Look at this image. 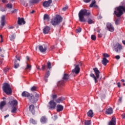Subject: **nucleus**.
Segmentation results:
<instances>
[{
  "instance_id": "4d7b16f0",
  "label": "nucleus",
  "mask_w": 125,
  "mask_h": 125,
  "mask_svg": "<svg viewBox=\"0 0 125 125\" xmlns=\"http://www.w3.org/2000/svg\"><path fill=\"white\" fill-rule=\"evenodd\" d=\"M16 58H17V60H18L19 61H20V57H18L17 56H16Z\"/></svg>"
},
{
  "instance_id": "338daca9",
  "label": "nucleus",
  "mask_w": 125,
  "mask_h": 125,
  "mask_svg": "<svg viewBox=\"0 0 125 125\" xmlns=\"http://www.w3.org/2000/svg\"><path fill=\"white\" fill-rule=\"evenodd\" d=\"M0 37L1 38V40H2V35H0Z\"/></svg>"
},
{
  "instance_id": "4c0bfd02",
  "label": "nucleus",
  "mask_w": 125,
  "mask_h": 125,
  "mask_svg": "<svg viewBox=\"0 0 125 125\" xmlns=\"http://www.w3.org/2000/svg\"><path fill=\"white\" fill-rule=\"evenodd\" d=\"M46 119L44 117H42V118L41 119V123H44L45 122H46Z\"/></svg>"
},
{
  "instance_id": "ddd939ff",
  "label": "nucleus",
  "mask_w": 125,
  "mask_h": 125,
  "mask_svg": "<svg viewBox=\"0 0 125 125\" xmlns=\"http://www.w3.org/2000/svg\"><path fill=\"white\" fill-rule=\"evenodd\" d=\"M18 23L19 25H22L23 24V25L26 23V22L24 20V18H18Z\"/></svg>"
},
{
  "instance_id": "49530a36",
  "label": "nucleus",
  "mask_w": 125,
  "mask_h": 125,
  "mask_svg": "<svg viewBox=\"0 0 125 125\" xmlns=\"http://www.w3.org/2000/svg\"><path fill=\"white\" fill-rule=\"evenodd\" d=\"M62 9L63 11H66V10L68 9V6H66L65 7H64L63 8H62Z\"/></svg>"
},
{
  "instance_id": "a878e982",
  "label": "nucleus",
  "mask_w": 125,
  "mask_h": 125,
  "mask_svg": "<svg viewBox=\"0 0 125 125\" xmlns=\"http://www.w3.org/2000/svg\"><path fill=\"white\" fill-rule=\"evenodd\" d=\"M87 115L88 117L90 118H92L93 116H94V114H93V111H92V110H90L87 113Z\"/></svg>"
},
{
  "instance_id": "09e8293b",
  "label": "nucleus",
  "mask_w": 125,
  "mask_h": 125,
  "mask_svg": "<svg viewBox=\"0 0 125 125\" xmlns=\"http://www.w3.org/2000/svg\"><path fill=\"white\" fill-rule=\"evenodd\" d=\"M46 66L45 65H42L41 70H45Z\"/></svg>"
},
{
  "instance_id": "5fc2aeb1",
  "label": "nucleus",
  "mask_w": 125,
  "mask_h": 125,
  "mask_svg": "<svg viewBox=\"0 0 125 125\" xmlns=\"http://www.w3.org/2000/svg\"><path fill=\"white\" fill-rule=\"evenodd\" d=\"M117 85H118V86L119 87H121V83H120V82H118V83H117Z\"/></svg>"
},
{
  "instance_id": "c03bdc74",
  "label": "nucleus",
  "mask_w": 125,
  "mask_h": 125,
  "mask_svg": "<svg viewBox=\"0 0 125 125\" xmlns=\"http://www.w3.org/2000/svg\"><path fill=\"white\" fill-rule=\"evenodd\" d=\"M6 6L8 8H11L12 7V5L11 4L8 3L6 5Z\"/></svg>"
},
{
  "instance_id": "6e6d98bb",
  "label": "nucleus",
  "mask_w": 125,
  "mask_h": 125,
  "mask_svg": "<svg viewBox=\"0 0 125 125\" xmlns=\"http://www.w3.org/2000/svg\"><path fill=\"white\" fill-rule=\"evenodd\" d=\"M115 24L116 25H118V24H119V20H117L116 21H115Z\"/></svg>"
},
{
  "instance_id": "774afa93",
  "label": "nucleus",
  "mask_w": 125,
  "mask_h": 125,
  "mask_svg": "<svg viewBox=\"0 0 125 125\" xmlns=\"http://www.w3.org/2000/svg\"><path fill=\"white\" fill-rule=\"evenodd\" d=\"M3 42V40L2 39H1L0 42Z\"/></svg>"
},
{
  "instance_id": "c9c22d12",
  "label": "nucleus",
  "mask_w": 125,
  "mask_h": 125,
  "mask_svg": "<svg viewBox=\"0 0 125 125\" xmlns=\"http://www.w3.org/2000/svg\"><path fill=\"white\" fill-rule=\"evenodd\" d=\"M37 89H38V88L36 86H34L31 88L30 90L31 91L34 92L36 91Z\"/></svg>"
},
{
  "instance_id": "7ed1b4c3",
  "label": "nucleus",
  "mask_w": 125,
  "mask_h": 125,
  "mask_svg": "<svg viewBox=\"0 0 125 125\" xmlns=\"http://www.w3.org/2000/svg\"><path fill=\"white\" fill-rule=\"evenodd\" d=\"M62 18L61 17V16L59 15H57L56 16V17L52 19L51 21V23L52 25L53 26H56V25H58L62 22Z\"/></svg>"
},
{
  "instance_id": "1a4fd4ad",
  "label": "nucleus",
  "mask_w": 125,
  "mask_h": 125,
  "mask_svg": "<svg viewBox=\"0 0 125 125\" xmlns=\"http://www.w3.org/2000/svg\"><path fill=\"white\" fill-rule=\"evenodd\" d=\"M107 29L109 31V32H114L115 31V28L114 26L110 23H108L106 24Z\"/></svg>"
},
{
  "instance_id": "f257e3e1",
  "label": "nucleus",
  "mask_w": 125,
  "mask_h": 125,
  "mask_svg": "<svg viewBox=\"0 0 125 125\" xmlns=\"http://www.w3.org/2000/svg\"><path fill=\"white\" fill-rule=\"evenodd\" d=\"M89 15H90V11L85 9H82L78 14L79 21L86 22V20H85L84 16H89Z\"/></svg>"
},
{
  "instance_id": "bb28decb",
  "label": "nucleus",
  "mask_w": 125,
  "mask_h": 125,
  "mask_svg": "<svg viewBox=\"0 0 125 125\" xmlns=\"http://www.w3.org/2000/svg\"><path fill=\"white\" fill-rule=\"evenodd\" d=\"M17 110H18V107L17 106H12L11 112L14 114H15V113H16Z\"/></svg>"
},
{
  "instance_id": "b1692460",
  "label": "nucleus",
  "mask_w": 125,
  "mask_h": 125,
  "mask_svg": "<svg viewBox=\"0 0 125 125\" xmlns=\"http://www.w3.org/2000/svg\"><path fill=\"white\" fill-rule=\"evenodd\" d=\"M69 79H70V75H69V74L64 73L62 77V80H63V81H67V80H69Z\"/></svg>"
},
{
  "instance_id": "7c9ffc66",
  "label": "nucleus",
  "mask_w": 125,
  "mask_h": 125,
  "mask_svg": "<svg viewBox=\"0 0 125 125\" xmlns=\"http://www.w3.org/2000/svg\"><path fill=\"white\" fill-rule=\"evenodd\" d=\"M47 69H49V70H50V69L51 68V62H47Z\"/></svg>"
},
{
  "instance_id": "de8ad7c7",
  "label": "nucleus",
  "mask_w": 125,
  "mask_h": 125,
  "mask_svg": "<svg viewBox=\"0 0 125 125\" xmlns=\"http://www.w3.org/2000/svg\"><path fill=\"white\" fill-rule=\"evenodd\" d=\"M83 1L86 3H88V2H90V1H91V0H83Z\"/></svg>"
},
{
  "instance_id": "f03ea898",
  "label": "nucleus",
  "mask_w": 125,
  "mask_h": 125,
  "mask_svg": "<svg viewBox=\"0 0 125 125\" xmlns=\"http://www.w3.org/2000/svg\"><path fill=\"white\" fill-rule=\"evenodd\" d=\"M3 91L7 95H10L12 93V89L10 87V85L7 83H5L2 87Z\"/></svg>"
},
{
  "instance_id": "0eeeda50",
  "label": "nucleus",
  "mask_w": 125,
  "mask_h": 125,
  "mask_svg": "<svg viewBox=\"0 0 125 125\" xmlns=\"http://www.w3.org/2000/svg\"><path fill=\"white\" fill-rule=\"evenodd\" d=\"M81 69L80 68V66L79 65H75L74 69L72 70V72L73 74H75L76 75H78L79 73H80V71Z\"/></svg>"
},
{
  "instance_id": "69168bd1",
  "label": "nucleus",
  "mask_w": 125,
  "mask_h": 125,
  "mask_svg": "<svg viewBox=\"0 0 125 125\" xmlns=\"http://www.w3.org/2000/svg\"><path fill=\"white\" fill-rule=\"evenodd\" d=\"M121 82H122L123 83H125V80L122 79Z\"/></svg>"
},
{
  "instance_id": "79ce46f5",
  "label": "nucleus",
  "mask_w": 125,
  "mask_h": 125,
  "mask_svg": "<svg viewBox=\"0 0 125 125\" xmlns=\"http://www.w3.org/2000/svg\"><path fill=\"white\" fill-rule=\"evenodd\" d=\"M31 122L32 123V124H33V125H36V124H37V121H36L34 119H31Z\"/></svg>"
},
{
  "instance_id": "412c9836",
  "label": "nucleus",
  "mask_w": 125,
  "mask_h": 125,
  "mask_svg": "<svg viewBox=\"0 0 125 125\" xmlns=\"http://www.w3.org/2000/svg\"><path fill=\"white\" fill-rule=\"evenodd\" d=\"M108 125H116V118L115 117L112 118L111 121L109 122Z\"/></svg>"
},
{
  "instance_id": "603ef678",
  "label": "nucleus",
  "mask_w": 125,
  "mask_h": 125,
  "mask_svg": "<svg viewBox=\"0 0 125 125\" xmlns=\"http://www.w3.org/2000/svg\"><path fill=\"white\" fill-rule=\"evenodd\" d=\"M121 5L120 6H124V5H125V1L121 2Z\"/></svg>"
},
{
  "instance_id": "cd10ccee",
  "label": "nucleus",
  "mask_w": 125,
  "mask_h": 125,
  "mask_svg": "<svg viewBox=\"0 0 125 125\" xmlns=\"http://www.w3.org/2000/svg\"><path fill=\"white\" fill-rule=\"evenodd\" d=\"M6 104V103L4 101L1 102L0 104V110H2L3 106Z\"/></svg>"
},
{
  "instance_id": "4be33fe9",
  "label": "nucleus",
  "mask_w": 125,
  "mask_h": 125,
  "mask_svg": "<svg viewBox=\"0 0 125 125\" xmlns=\"http://www.w3.org/2000/svg\"><path fill=\"white\" fill-rule=\"evenodd\" d=\"M30 95V93L26 91H23L21 94V96H22V97H28V98H29Z\"/></svg>"
},
{
  "instance_id": "8fccbe9b",
  "label": "nucleus",
  "mask_w": 125,
  "mask_h": 125,
  "mask_svg": "<svg viewBox=\"0 0 125 125\" xmlns=\"http://www.w3.org/2000/svg\"><path fill=\"white\" fill-rule=\"evenodd\" d=\"M103 36V35L101 33H99L98 35V38H102V36Z\"/></svg>"
},
{
  "instance_id": "5701e85b",
  "label": "nucleus",
  "mask_w": 125,
  "mask_h": 125,
  "mask_svg": "<svg viewBox=\"0 0 125 125\" xmlns=\"http://www.w3.org/2000/svg\"><path fill=\"white\" fill-rule=\"evenodd\" d=\"M102 64L104 65V66H106L107 65V63H109V61L106 59V58H104L102 61Z\"/></svg>"
},
{
  "instance_id": "9b49d317",
  "label": "nucleus",
  "mask_w": 125,
  "mask_h": 125,
  "mask_svg": "<svg viewBox=\"0 0 125 125\" xmlns=\"http://www.w3.org/2000/svg\"><path fill=\"white\" fill-rule=\"evenodd\" d=\"M46 46L43 45H39V49L41 52H45L47 49Z\"/></svg>"
},
{
  "instance_id": "a211bd4d",
  "label": "nucleus",
  "mask_w": 125,
  "mask_h": 125,
  "mask_svg": "<svg viewBox=\"0 0 125 125\" xmlns=\"http://www.w3.org/2000/svg\"><path fill=\"white\" fill-rule=\"evenodd\" d=\"M29 111L31 112L32 114H35V105L31 104L29 106Z\"/></svg>"
},
{
  "instance_id": "20e7f679",
  "label": "nucleus",
  "mask_w": 125,
  "mask_h": 125,
  "mask_svg": "<svg viewBox=\"0 0 125 125\" xmlns=\"http://www.w3.org/2000/svg\"><path fill=\"white\" fill-rule=\"evenodd\" d=\"M93 71L95 72V75H94V74L91 73L90 74V76L91 77V78H93L95 81V83H97V79H99L100 77V71H99V70H98V68H93Z\"/></svg>"
},
{
  "instance_id": "f704fd0d",
  "label": "nucleus",
  "mask_w": 125,
  "mask_h": 125,
  "mask_svg": "<svg viewBox=\"0 0 125 125\" xmlns=\"http://www.w3.org/2000/svg\"><path fill=\"white\" fill-rule=\"evenodd\" d=\"M19 67V63L17 62V61H15L14 68L17 69Z\"/></svg>"
},
{
  "instance_id": "2f4dec72",
  "label": "nucleus",
  "mask_w": 125,
  "mask_h": 125,
  "mask_svg": "<svg viewBox=\"0 0 125 125\" xmlns=\"http://www.w3.org/2000/svg\"><path fill=\"white\" fill-rule=\"evenodd\" d=\"M87 22H88V24H94V21H93V20H91V19H88V21H87Z\"/></svg>"
},
{
  "instance_id": "13d9d810",
  "label": "nucleus",
  "mask_w": 125,
  "mask_h": 125,
  "mask_svg": "<svg viewBox=\"0 0 125 125\" xmlns=\"http://www.w3.org/2000/svg\"><path fill=\"white\" fill-rule=\"evenodd\" d=\"M26 60H27V61H29V60H30V57L27 56V57H26Z\"/></svg>"
},
{
  "instance_id": "c85d7f7f",
  "label": "nucleus",
  "mask_w": 125,
  "mask_h": 125,
  "mask_svg": "<svg viewBox=\"0 0 125 125\" xmlns=\"http://www.w3.org/2000/svg\"><path fill=\"white\" fill-rule=\"evenodd\" d=\"M43 19L44 20L49 21V16L47 15V14H45L43 17Z\"/></svg>"
},
{
  "instance_id": "052dcab7",
  "label": "nucleus",
  "mask_w": 125,
  "mask_h": 125,
  "mask_svg": "<svg viewBox=\"0 0 125 125\" xmlns=\"http://www.w3.org/2000/svg\"><path fill=\"white\" fill-rule=\"evenodd\" d=\"M3 3L6 2V0H1Z\"/></svg>"
},
{
  "instance_id": "a18cd8bd",
  "label": "nucleus",
  "mask_w": 125,
  "mask_h": 125,
  "mask_svg": "<svg viewBox=\"0 0 125 125\" xmlns=\"http://www.w3.org/2000/svg\"><path fill=\"white\" fill-rule=\"evenodd\" d=\"M59 85H64V82L63 81H60L59 82Z\"/></svg>"
},
{
  "instance_id": "680f3d73",
  "label": "nucleus",
  "mask_w": 125,
  "mask_h": 125,
  "mask_svg": "<svg viewBox=\"0 0 125 125\" xmlns=\"http://www.w3.org/2000/svg\"><path fill=\"white\" fill-rule=\"evenodd\" d=\"M8 117H9V115H7L6 116H4V118H8Z\"/></svg>"
},
{
  "instance_id": "393cba45",
  "label": "nucleus",
  "mask_w": 125,
  "mask_h": 125,
  "mask_svg": "<svg viewBox=\"0 0 125 125\" xmlns=\"http://www.w3.org/2000/svg\"><path fill=\"white\" fill-rule=\"evenodd\" d=\"M1 25L3 27L5 25V16H3L1 20Z\"/></svg>"
},
{
  "instance_id": "864d4df0",
  "label": "nucleus",
  "mask_w": 125,
  "mask_h": 125,
  "mask_svg": "<svg viewBox=\"0 0 125 125\" xmlns=\"http://www.w3.org/2000/svg\"><path fill=\"white\" fill-rule=\"evenodd\" d=\"M122 117L123 119H125V113L122 114Z\"/></svg>"
},
{
  "instance_id": "6e6552de",
  "label": "nucleus",
  "mask_w": 125,
  "mask_h": 125,
  "mask_svg": "<svg viewBox=\"0 0 125 125\" xmlns=\"http://www.w3.org/2000/svg\"><path fill=\"white\" fill-rule=\"evenodd\" d=\"M50 105V109H55L56 108V102H54V100H51L49 102Z\"/></svg>"
},
{
  "instance_id": "aec40b11",
  "label": "nucleus",
  "mask_w": 125,
  "mask_h": 125,
  "mask_svg": "<svg viewBox=\"0 0 125 125\" xmlns=\"http://www.w3.org/2000/svg\"><path fill=\"white\" fill-rule=\"evenodd\" d=\"M50 75V73L49 72V71H47L46 72L45 75L44 77V80L46 83H47V78L49 77Z\"/></svg>"
},
{
  "instance_id": "9d476101",
  "label": "nucleus",
  "mask_w": 125,
  "mask_h": 125,
  "mask_svg": "<svg viewBox=\"0 0 125 125\" xmlns=\"http://www.w3.org/2000/svg\"><path fill=\"white\" fill-rule=\"evenodd\" d=\"M52 3V0H48V1H45L43 3V6L44 7H48L50 6V4Z\"/></svg>"
},
{
  "instance_id": "0e129e2a",
  "label": "nucleus",
  "mask_w": 125,
  "mask_h": 125,
  "mask_svg": "<svg viewBox=\"0 0 125 125\" xmlns=\"http://www.w3.org/2000/svg\"><path fill=\"white\" fill-rule=\"evenodd\" d=\"M34 12H35V11H32V12H30V13L31 14H33V13H34Z\"/></svg>"
},
{
  "instance_id": "c756f323",
  "label": "nucleus",
  "mask_w": 125,
  "mask_h": 125,
  "mask_svg": "<svg viewBox=\"0 0 125 125\" xmlns=\"http://www.w3.org/2000/svg\"><path fill=\"white\" fill-rule=\"evenodd\" d=\"M26 67L25 68V70H28V71H31V68H32V66L28 63H26Z\"/></svg>"
},
{
  "instance_id": "4468645a",
  "label": "nucleus",
  "mask_w": 125,
  "mask_h": 125,
  "mask_svg": "<svg viewBox=\"0 0 125 125\" xmlns=\"http://www.w3.org/2000/svg\"><path fill=\"white\" fill-rule=\"evenodd\" d=\"M50 31V27L48 26H46L43 29V34H48Z\"/></svg>"
},
{
  "instance_id": "3c124183",
  "label": "nucleus",
  "mask_w": 125,
  "mask_h": 125,
  "mask_svg": "<svg viewBox=\"0 0 125 125\" xmlns=\"http://www.w3.org/2000/svg\"><path fill=\"white\" fill-rule=\"evenodd\" d=\"M115 58L116 59H117L118 60H119V59H120V58H121V57H120V56L117 55L115 56Z\"/></svg>"
},
{
  "instance_id": "423d86ee",
  "label": "nucleus",
  "mask_w": 125,
  "mask_h": 125,
  "mask_svg": "<svg viewBox=\"0 0 125 125\" xmlns=\"http://www.w3.org/2000/svg\"><path fill=\"white\" fill-rule=\"evenodd\" d=\"M123 49V46L121 45L119 43H117L114 45V50L116 52H121V50Z\"/></svg>"
},
{
  "instance_id": "e433bc0d",
  "label": "nucleus",
  "mask_w": 125,
  "mask_h": 125,
  "mask_svg": "<svg viewBox=\"0 0 125 125\" xmlns=\"http://www.w3.org/2000/svg\"><path fill=\"white\" fill-rule=\"evenodd\" d=\"M16 37V35H15V34H13L10 37V41H13V40H14L15 39V37Z\"/></svg>"
},
{
  "instance_id": "f3484780",
  "label": "nucleus",
  "mask_w": 125,
  "mask_h": 125,
  "mask_svg": "<svg viewBox=\"0 0 125 125\" xmlns=\"http://www.w3.org/2000/svg\"><path fill=\"white\" fill-rule=\"evenodd\" d=\"M64 100H65V98H63V97H60L57 99L55 100V102H56V103H62L63 102V101H64Z\"/></svg>"
},
{
  "instance_id": "37998d69",
  "label": "nucleus",
  "mask_w": 125,
  "mask_h": 125,
  "mask_svg": "<svg viewBox=\"0 0 125 125\" xmlns=\"http://www.w3.org/2000/svg\"><path fill=\"white\" fill-rule=\"evenodd\" d=\"M76 33H81V32H82V28H79L78 29L76 30Z\"/></svg>"
},
{
  "instance_id": "72a5a7b5",
  "label": "nucleus",
  "mask_w": 125,
  "mask_h": 125,
  "mask_svg": "<svg viewBox=\"0 0 125 125\" xmlns=\"http://www.w3.org/2000/svg\"><path fill=\"white\" fill-rule=\"evenodd\" d=\"M39 1V0H31L29 2L30 3H38Z\"/></svg>"
},
{
  "instance_id": "2eb2a0df",
  "label": "nucleus",
  "mask_w": 125,
  "mask_h": 125,
  "mask_svg": "<svg viewBox=\"0 0 125 125\" xmlns=\"http://www.w3.org/2000/svg\"><path fill=\"white\" fill-rule=\"evenodd\" d=\"M64 109V106L61 104H58L57 105V112H61L63 111V109Z\"/></svg>"
},
{
  "instance_id": "6ab92c4d",
  "label": "nucleus",
  "mask_w": 125,
  "mask_h": 125,
  "mask_svg": "<svg viewBox=\"0 0 125 125\" xmlns=\"http://www.w3.org/2000/svg\"><path fill=\"white\" fill-rule=\"evenodd\" d=\"M89 7H98V6L96 5V1L93 0L89 5Z\"/></svg>"
},
{
  "instance_id": "a19ab883",
  "label": "nucleus",
  "mask_w": 125,
  "mask_h": 125,
  "mask_svg": "<svg viewBox=\"0 0 125 125\" xmlns=\"http://www.w3.org/2000/svg\"><path fill=\"white\" fill-rule=\"evenodd\" d=\"M103 55L104 58L110 57V56H109L108 55V54H107V53H104V54H103Z\"/></svg>"
},
{
  "instance_id": "39448f33",
  "label": "nucleus",
  "mask_w": 125,
  "mask_h": 125,
  "mask_svg": "<svg viewBox=\"0 0 125 125\" xmlns=\"http://www.w3.org/2000/svg\"><path fill=\"white\" fill-rule=\"evenodd\" d=\"M39 95L38 94H36L35 96H33L32 95H30V96L28 97V99L29 100V102H31V103H36L37 101H38V98H39Z\"/></svg>"
},
{
  "instance_id": "bf43d9fd",
  "label": "nucleus",
  "mask_w": 125,
  "mask_h": 125,
  "mask_svg": "<svg viewBox=\"0 0 125 125\" xmlns=\"http://www.w3.org/2000/svg\"><path fill=\"white\" fill-rule=\"evenodd\" d=\"M37 69H38V70H42V69L40 68V66H37Z\"/></svg>"
},
{
  "instance_id": "f8f14e48",
  "label": "nucleus",
  "mask_w": 125,
  "mask_h": 125,
  "mask_svg": "<svg viewBox=\"0 0 125 125\" xmlns=\"http://www.w3.org/2000/svg\"><path fill=\"white\" fill-rule=\"evenodd\" d=\"M9 104L11 105L12 107L17 106V105H18V102L16 100H13L11 102H9Z\"/></svg>"
},
{
  "instance_id": "e2e57ef3",
  "label": "nucleus",
  "mask_w": 125,
  "mask_h": 125,
  "mask_svg": "<svg viewBox=\"0 0 125 125\" xmlns=\"http://www.w3.org/2000/svg\"><path fill=\"white\" fill-rule=\"evenodd\" d=\"M122 42H123V44H124L125 45V40L123 41Z\"/></svg>"
},
{
  "instance_id": "58836bf2",
  "label": "nucleus",
  "mask_w": 125,
  "mask_h": 125,
  "mask_svg": "<svg viewBox=\"0 0 125 125\" xmlns=\"http://www.w3.org/2000/svg\"><path fill=\"white\" fill-rule=\"evenodd\" d=\"M51 97H52V99H53V100L56 99V98H57V95L52 94L51 95Z\"/></svg>"
},
{
  "instance_id": "ea45409f",
  "label": "nucleus",
  "mask_w": 125,
  "mask_h": 125,
  "mask_svg": "<svg viewBox=\"0 0 125 125\" xmlns=\"http://www.w3.org/2000/svg\"><path fill=\"white\" fill-rule=\"evenodd\" d=\"M91 39L92 41H96V36L94 35H92L91 36Z\"/></svg>"
},
{
  "instance_id": "473e14b6",
  "label": "nucleus",
  "mask_w": 125,
  "mask_h": 125,
  "mask_svg": "<svg viewBox=\"0 0 125 125\" xmlns=\"http://www.w3.org/2000/svg\"><path fill=\"white\" fill-rule=\"evenodd\" d=\"M84 125H91V121L90 120L85 121Z\"/></svg>"
},
{
  "instance_id": "dca6fc26",
  "label": "nucleus",
  "mask_w": 125,
  "mask_h": 125,
  "mask_svg": "<svg viewBox=\"0 0 125 125\" xmlns=\"http://www.w3.org/2000/svg\"><path fill=\"white\" fill-rule=\"evenodd\" d=\"M105 114L106 115H112V114H113V108L110 107L107 109L105 111Z\"/></svg>"
}]
</instances>
